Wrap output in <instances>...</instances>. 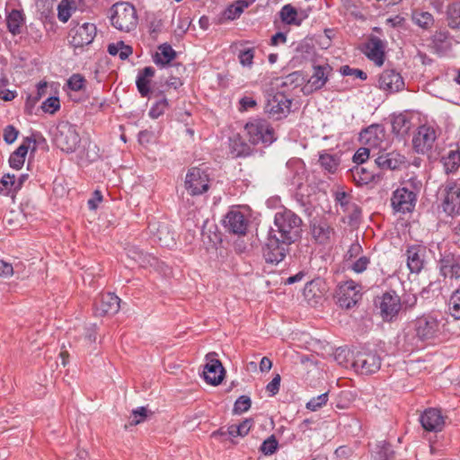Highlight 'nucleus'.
<instances>
[{
    "instance_id": "obj_14",
    "label": "nucleus",
    "mask_w": 460,
    "mask_h": 460,
    "mask_svg": "<svg viewBox=\"0 0 460 460\" xmlns=\"http://www.w3.org/2000/svg\"><path fill=\"white\" fill-rule=\"evenodd\" d=\"M437 139V134L434 128L422 125L419 127L414 135L412 144L415 151L419 154H426L430 151Z\"/></svg>"
},
{
    "instance_id": "obj_58",
    "label": "nucleus",
    "mask_w": 460,
    "mask_h": 460,
    "mask_svg": "<svg viewBox=\"0 0 460 460\" xmlns=\"http://www.w3.org/2000/svg\"><path fill=\"white\" fill-rule=\"evenodd\" d=\"M410 122L406 120V119L403 116H398L396 117L393 121V128L394 131H397L398 133H405L409 129V124Z\"/></svg>"
},
{
    "instance_id": "obj_18",
    "label": "nucleus",
    "mask_w": 460,
    "mask_h": 460,
    "mask_svg": "<svg viewBox=\"0 0 460 460\" xmlns=\"http://www.w3.org/2000/svg\"><path fill=\"white\" fill-rule=\"evenodd\" d=\"M427 248L421 244H412L407 247L405 256L407 267L411 273H420L426 263Z\"/></svg>"
},
{
    "instance_id": "obj_36",
    "label": "nucleus",
    "mask_w": 460,
    "mask_h": 460,
    "mask_svg": "<svg viewBox=\"0 0 460 460\" xmlns=\"http://www.w3.org/2000/svg\"><path fill=\"white\" fill-rule=\"evenodd\" d=\"M447 25L453 30H460V1L454 2L447 9Z\"/></svg>"
},
{
    "instance_id": "obj_25",
    "label": "nucleus",
    "mask_w": 460,
    "mask_h": 460,
    "mask_svg": "<svg viewBox=\"0 0 460 460\" xmlns=\"http://www.w3.org/2000/svg\"><path fill=\"white\" fill-rule=\"evenodd\" d=\"M365 55L376 66H381L385 61V46L377 37H371L364 47Z\"/></svg>"
},
{
    "instance_id": "obj_52",
    "label": "nucleus",
    "mask_w": 460,
    "mask_h": 460,
    "mask_svg": "<svg viewBox=\"0 0 460 460\" xmlns=\"http://www.w3.org/2000/svg\"><path fill=\"white\" fill-rule=\"evenodd\" d=\"M394 452L392 450L389 444L384 442L383 447L375 456L374 460H394Z\"/></svg>"
},
{
    "instance_id": "obj_57",
    "label": "nucleus",
    "mask_w": 460,
    "mask_h": 460,
    "mask_svg": "<svg viewBox=\"0 0 460 460\" xmlns=\"http://www.w3.org/2000/svg\"><path fill=\"white\" fill-rule=\"evenodd\" d=\"M68 87L73 91H80L84 86V79L79 74L73 75L67 81Z\"/></svg>"
},
{
    "instance_id": "obj_40",
    "label": "nucleus",
    "mask_w": 460,
    "mask_h": 460,
    "mask_svg": "<svg viewBox=\"0 0 460 460\" xmlns=\"http://www.w3.org/2000/svg\"><path fill=\"white\" fill-rule=\"evenodd\" d=\"M17 188L14 182V175L5 174L0 180V194L1 195H10L17 192Z\"/></svg>"
},
{
    "instance_id": "obj_15",
    "label": "nucleus",
    "mask_w": 460,
    "mask_h": 460,
    "mask_svg": "<svg viewBox=\"0 0 460 460\" xmlns=\"http://www.w3.org/2000/svg\"><path fill=\"white\" fill-rule=\"evenodd\" d=\"M249 220L238 208L230 209L223 220L225 228L232 234L243 235L246 234Z\"/></svg>"
},
{
    "instance_id": "obj_53",
    "label": "nucleus",
    "mask_w": 460,
    "mask_h": 460,
    "mask_svg": "<svg viewBox=\"0 0 460 460\" xmlns=\"http://www.w3.org/2000/svg\"><path fill=\"white\" fill-rule=\"evenodd\" d=\"M254 58L253 49H246L241 50L238 58L242 66L251 67Z\"/></svg>"
},
{
    "instance_id": "obj_21",
    "label": "nucleus",
    "mask_w": 460,
    "mask_h": 460,
    "mask_svg": "<svg viewBox=\"0 0 460 460\" xmlns=\"http://www.w3.org/2000/svg\"><path fill=\"white\" fill-rule=\"evenodd\" d=\"M332 73V67L329 64L316 65L313 66V74L310 76L305 89L314 92L322 89L329 80Z\"/></svg>"
},
{
    "instance_id": "obj_42",
    "label": "nucleus",
    "mask_w": 460,
    "mask_h": 460,
    "mask_svg": "<svg viewBox=\"0 0 460 460\" xmlns=\"http://www.w3.org/2000/svg\"><path fill=\"white\" fill-rule=\"evenodd\" d=\"M448 309L450 314L456 319L460 320V288L456 290L450 296Z\"/></svg>"
},
{
    "instance_id": "obj_22",
    "label": "nucleus",
    "mask_w": 460,
    "mask_h": 460,
    "mask_svg": "<svg viewBox=\"0 0 460 460\" xmlns=\"http://www.w3.org/2000/svg\"><path fill=\"white\" fill-rule=\"evenodd\" d=\"M311 231L314 239L320 244L331 243L335 235L334 228L324 219H314Z\"/></svg>"
},
{
    "instance_id": "obj_43",
    "label": "nucleus",
    "mask_w": 460,
    "mask_h": 460,
    "mask_svg": "<svg viewBox=\"0 0 460 460\" xmlns=\"http://www.w3.org/2000/svg\"><path fill=\"white\" fill-rule=\"evenodd\" d=\"M376 155L375 150H372L370 147H360L354 154L353 162L356 163L357 165L363 164L368 158L375 157Z\"/></svg>"
},
{
    "instance_id": "obj_50",
    "label": "nucleus",
    "mask_w": 460,
    "mask_h": 460,
    "mask_svg": "<svg viewBox=\"0 0 460 460\" xmlns=\"http://www.w3.org/2000/svg\"><path fill=\"white\" fill-rule=\"evenodd\" d=\"M278 441L274 436H270L261 446V451L265 456L272 455L278 448Z\"/></svg>"
},
{
    "instance_id": "obj_5",
    "label": "nucleus",
    "mask_w": 460,
    "mask_h": 460,
    "mask_svg": "<svg viewBox=\"0 0 460 460\" xmlns=\"http://www.w3.org/2000/svg\"><path fill=\"white\" fill-rule=\"evenodd\" d=\"M249 141L253 145H270L274 142L275 134L270 124L263 119H252L244 127Z\"/></svg>"
},
{
    "instance_id": "obj_51",
    "label": "nucleus",
    "mask_w": 460,
    "mask_h": 460,
    "mask_svg": "<svg viewBox=\"0 0 460 460\" xmlns=\"http://www.w3.org/2000/svg\"><path fill=\"white\" fill-rule=\"evenodd\" d=\"M7 84V79H0V99L5 102L13 101L17 95L15 91H11L6 88Z\"/></svg>"
},
{
    "instance_id": "obj_31",
    "label": "nucleus",
    "mask_w": 460,
    "mask_h": 460,
    "mask_svg": "<svg viewBox=\"0 0 460 460\" xmlns=\"http://www.w3.org/2000/svg\"><path fill=\"white\" fill-rule=\"evenodd\" d=\"M441 162L445 172L448 173L456 172L460 167V151L458 148L449 149L442 157Z\"/></svg>"
},
{
    "instance_id": "obj_20",
    "label": "nucleus",
    "mask_w": 460,
    "mask_h": 460,
    "mask_svg": "<svg viewBox=\"0 0 460 460\" xmlns=\"http://www.w3.org/2000/svg\"><path fill=\"white\" fill-rule=\"evenodd\" d=\"M380 312L385 321H392L402 308L401 298L394 292H386L381 297Z\"/></svg>"
},
{
    "instance_id": "obj_56",
    "label": "nucleus",
    "mask_w": 460,
    "mask_h": 460,
    "mask_svg": "<svg viewBox=\"0 0 460 460\" xmlns=\"http://www.w3.org/2000/svg\"><path fill=\"white\" fill-rule=\"evenodd\" d=\"M147 410L146 407H138L132 411L130 425H137L143 422L146 417Z\"/></svg>"
},
{
    "instance_id": "obj_6",
    "label": "nucleus",
    "mask_w": 460,
    "mask_h": 460,
    "mask_svg": "<svg viewBox=\"0 0 460 460\" xmlns=\"http://www.w3.org/2000/svg\"><path fill=\"white\" fill-rule=\"evenodd\" d=\"M290 244L291 243L279 238L275 232H270L263 247V257L266 262L278 264L282 261L289 252Z\"/></svg>"
},
{
    "instance_id": "obj_60",
    "label": "nucleus",
    "mask_w": 460,
    "mask_h": 460,
    "mask_svg": "<svg viewBox=\"0 0 460 460\" xmlns=\"http://www.w3.org/2000/svg\"><path fill=\"white\" fill-rule=\"evenodd\" d=\"M370 261L367 256H361L351 265L352 270L357 273H362L367 270Z\"/></svg>"
},
{
    "instance_id": "obj_61",
    "label": "nucleus",
    "mask_w": 460,
    "mask_h": 460,
    "mask_svg": "<svg viewBox=\"0 0 460 460\" xmlns=\"http://www.w3.org/2000/svg\"><path fill=\"white\" fill-rule=\"evenodd\" d=\"M280 381H281L280 376L279 374H277L272 378V380L267 385L266 390L270 396H274L279 393V387H280Z\"/></svg>"
},
{
    "instance_id": "obj_62",
    "label": "nucleus",
    "mask_w": 460,
    "mask_h": 460,
    "mask_svg": "<svg viewBox=\"0 0 460 460\" xmlns=\"http://www.w3.org/2000/svg\"><path fill=\"white\" fill-rule=\"evenodd\" d=\"M14 273L13 267L3 260H0V278L10 279Z\"/></svg>"
},
{
    "instance_id": "obj_35",
    "label": "nucleus",
    "mask_w": 460,
    "mask_h": 460,
    "mask_svg": "<svg viewBox=\"0 0 460 460\" xmlns=\"http://www.w3.org/2000/svg\"><path fill=\"white\" fill-rule=\"evenodd\" d=\"M280 19L287 24L300 25L303 17L298 16L297 10L291 4H285L279 12Z\"/></svg>"
},
{
    "instance_id": "obj_37",
    "label": "nucleus",
    "mask_w": 460,
    "mask_h": 460,
    "mask_svg": "<svg viewBox=\"0 0 460 460\" xmlns=\"http://www.w3.org/2000/svg\"><path fill=\"white\" fill-rule=\"evenodd\" d=\"M77 8L75 0H62L58 6V18L63 22H66L71 17L72 11Z\"/></svg>"
},
{
    "instance_id": "obj_46",
    "label": "nucleus",
    "mask_w": 460,
    "mask_h": 460,
    "mask_svg": "<svg viewBox=\"0 0 460 460\" xmlns=\"http://www.w3.org/2000/svg\"><path fill=\"white\" fill-rule=\"evenodd\" d=\"M328 399V393H323L318 396L311 398L306 403V408L312 411H316L327 403Z\"/></svg>"
},
{
    "instance_id": "obj_63",
    "label": "nucleus",
    "mask_w": 460,
    "mask_h": 460,
    "mask_svg": "<svg viewBox=\"0 0 460 460\" xmlns=\"http://www.w3.org/2000/svg\"><path fill=\"white\" fill-rule=\"evenodd\" d=\"M300 79V75L298 73H292V74H289L288 75H287L286 77H284L282 79V83H281V85L282 86H291V85H295V86H297L298 85V83L297 81Z\"/></svg>"
},
{
    "instance_id": "obj_49",
    "label": "nucleus",
    "mask_w": 460,
    "mask_h": 460,
    "mask_svg": "<svg viewBox=\"0 0 460 460\" xmlns=\"http://www.w3.org/2000/svg\"><path fill=\"white\" fill-rule=\"evenodd\" d=\"M252 404V401L249 396L242 395L234 402V412L240 414L247 411Z\"/></svg>"
},
{
    "instance_id": "obj_28",
    "label": "nucleus",
    "mask_w": 460,
    "mask_h": 460,
    "mask_svg": "<svg viewBox=\"0 0 460 460\" xmlns=\"http://www.w3.org/2000/svg\"><path fill=\"white\" fill-rule=\"evenodd\" d=\"M155 75V69L152 66H146L139 71L136 84L137 88L142 97H147L151 93L150 83L151 78Z\"/></svg>"
},
{
    "instance_id": "obj_45",
    "label": "nucleus",
    "mask_w": 460,
    "mask_h": 460,
    "mask_svg": "<svg viewBox=\"0 0 460 460\" xmlns=\"http://www.w3.org/2000/svg\"><path fill=\"white\" fill-rule=\"evenodd\" d=\"M232 153L234 156H248L252 153L251 147L242 140H234L231 145Z\"/></svg>"
},
{
    "instance_id": "obj_64",
    "label": "nucleus",
    "mask_w": 460,
    "mask_h": 460,
    "mask_svg": "<svg viewBox=\"0 0 460 460\" xmlns=\"http://www.w3.org/2000/svg\"><path fill=\"white\" fill-rule=\"evenodd\" d=\"M239 103L240 111H248L249 109L254 108L257 105L256 101L248 96L241 98Z\"/></svg>"
},
{
    "instance_id": "obj_54",
    "label": "nucleus",
    "mask_w": 460,
    "mask_h": 460,
    "mask_svg": "<svg viewBox=\"0 0 460 460\" xmlns=\"http://www.w3.org/2000/svg\"><path fill=\"white\" fill-rule=\"evenodd\" d=\"M341 73L342 75H345V76L351 75V76L359 78L363 81L367 78V75L364 71L358 69V68H352L349 66H342L341 67Z\"/></svg>"
},
{
    "instance_id": "obj_16",
    "label": "nucleus",
    "mask_w": 460,
    "mask_h": 460,
    "mask_svg": "<svg viewBox=\"0 0 460 460\" xmlns=\"http://www.w3.org/2000/svg\"><path fill=\"white\" fill-rule=\"evenodd\" d=\"M216 353H208L206 356L207 363L204 367L203 376L208 384L217 385L225 376V368L219 359L216 358Z\"/></svg>"
},
{
    "instance_id": "obj_32",
    "label": "nucleus",
    "mask_w": 460,
    "mask_h": 460,
    "mask_svg": "<svg viewBox=\"0 0 460 460\" xmlns=\"http://www.w3.org/2000/svg\"><path fill=\"white\" fill-rule=\"evenodd\" d=\"M176 57L175 50L171 45L164 43L158 47V51L154 56V62L162 67L166 66Z\"/></svg>"
},
{
    "instance_id": "obj_8",
    "label": "nucleus",
    "mask_w": 460,
    "mask_h": 460,
    "mask_svg": "<svg viewBox=\"0 0 460 460\" xmlns=\"http://www.w3.org/2000/svg\"><path fill=\"white\" fill-rule=\"evenodd\" d=\"M381 357L376 351H358L353 360L352 367L360 375H372L381 367Z\"/></svg>"
},
{
    "instance_id": "obj_38",
    "label": "nucleus",
    "mask_w": 460,
    "mask_h": 460,
    "mask_svg": "<svg viewBox=\"0 0 460 460\" xmlns=\"http://www.w3.org/2000/svg\"><path fill=\"white\" fill-rule=\"evenodd\" d=\"M28 153V146L25 144L21 145L10 156L9 164L13 169H20L24 164L25 156Z\"/></svg>"
},
{
    "instance_id": "obj_59",
    "label": "nucleus",
    "mask_w": 460,
    "mask_h": 460,
    "mask_svg": "<svg viewBox=\"0 0 460 460\" xmlns=\"http://www.w3.org/2000/svg\"><path fill=\"white\" fill-rule=\"evenodd\" d=\"M18 133V130L13 126L8 125L4 129V140L7 144H13L16 140Z\"/></svg>"
},
{
    "instance_id": "obj_26",
    "label": "nucleus",
    "mask_w": 460,
    "mask_h": 460,
    "mask_svg": "<svg viewBox=\"0 0 460 460\" xmlns=\"http://www.w3.org/2000/svg\"><path fill=\"white\" fill-rule=\"evenodd\" d=\"M440 273L445 278H460V255L447 254L439 261Z\"/></svg>"
},
{
    "instance_id": "obj_2",
    "label": "nucleus",
    "mask_w": 460,
    "mask_h": 460,
    "mask_svg": "<svg viewBox=\"0 0 460 460\" xmlns=\"http://www.w3.org/2000/svg\"><path fill=\"white\" fill-rule=\"evenodd\" d=\"M421 182L416 178H411L397 188L392 195L391 206L395 212H411L416 205L417 196L420 190Z\"/></svg>"
},
{
    "instance_id": "obj_33",
    "label": "nucleus",
    "mask_w": 460,
    "mask_h": 460,
    "mask_svg": "<svg viewBox=\"0 0 460 460\" xmlns=\"http://www.w3.org/2000/svg\"><path fill=\"white\" fill-rule=\"evenodd\" d=\"M351 177L358 185L367 184L374 181L376 173L363 164L356 165L350 170Z\"/></svg>"
},
{
    "instance_id": "obj_55",
    "label": "nucleus",
    "mask_w": 460,
    "mask_h": 460,
    "mask_svg": "<svg viewBox=\"0 0 460 460\" xmlns=\"http://www.w3.org/2000/svg\"><path fill=\"white\" fill-rule=\"evenodd\" d=\"M218 436H221V437H230V438H236V437H240L239 435V430L237 429V425L236 424H233V425H230L226 430H224V429H220L217 431H214L212 433V437L213 438H217Z\"/></svg>"
},
{
    "instance_id": "obj_48",
    "label": "nucleus",
    "mask_w": 460,
    "mask_h": 460,
    "mask_svg": "<svg viewBox=\"0 0 460 460\" xmlns=\"http://www.w3.org/2000/svg\"><path fill=\"white\" fill-rule=\"evenodd\" d=\"M60 108V102L58 97L51 96L49 97L42 102L41 109L44 112L54 114Z\"/></svg>"
},
{
    "instance_id": "obj_23",
    "label": "nucleus",
    "mask_w": 460,
    "mask_h": 460,
    "mask_svg": "<svg viewBox=\"0 0 460 460\" xmlns=\"http://www.w3.org/2000/svg\"><path fill=\"white\" fill-rule=\"evenodd\" d=\"M420 421L422 428L427 431H440L445 424L441 411L435 408H429L420 415Z\"/></svg>"
},
{
    "instance_id": "obj_17",
    "label": "nucleus",
    "mask_w": 460,
    "mask_h": 460,
    "mask_svg": "<svg viewBox=\"0 0 460 460\" xmlns=\"http://www.w3.org/2000/svg\"><path fill=\"white\" fill-rule=\"evenodd\" d=\"M120 298L113 293L100 295L94 301V314L97 316L116 314L120 307Z\"/></svg>"
},
{
    "instance_id": "obj_27",
    "label": "nucleus",
    "mask_w": 460,
    "mask_h": 460,
    "mask_svg": "<svg viewBox=\"0 0 460 460\" xmlns=\"http://www.w3.org/2000/svg\"><path fill=\"white\" fill-rule=\"evenodd\" d=\"M385 137V132L379 126H370L360 133V140L372 150L380 146Z\"/></svg>"
},
{
    "instance_id": "obj_1",
    "label": "nucleus",
    "mask_w": 460,
    "mask_h": 460,
    "mask_svg": "<svg viewBox=\"0 0 460 460\" xmlns=\"http://www.w3.org/2000/svg\"><path fill=\"white\" fill-rule=\"evenodd\" d=\"M445 319L432 314H423L411 322L403 332L406 349L418 347L419 341H433L445 333Z\"/></svg>"
},
{
    "instance_id": "obj_29",
    "label": "nucleus",
    "mask_w": 460,
    "mask_h": 460,
    "mask_svg": "<svg viewBox=\"0 0 460 460\" xmlns=\"http://www.w3.org/2000/svg\"><path fill=\"white\" fill-rule=\"evenodd\" d=\"M24 23L25 17L22 11L13 9L6 16L7 29L13 36L22 32Z\"/></svg>"
},
{
    "instance_id": "obj_34",
    "label": "nucleus",
    "mask_w": 460,
    "mask_h": 460,
    "mask_svg": "<svg viewBox=\"0 0 460 460\" xmlns=\"http://www.w3.org/2000/svg\"><path fill=\"white\" fill-rule=\"evenodd\" d=\"M411 21L423 30L430 29L434 24V17L429 12L414 10L411 13Z\"/></svg>"
},
{
    "instance_id": "obj_41",
    "label": "nucleus",
    "mask_w": 460,
    "mask_h": 460,
    "mask_svg": "<svg viewBox=\"0 0 460 460\" xmlns=\"http://www.w3.org/2000/svg\"><path fill=\"white\" fill-rule=\"evenodd\" d=\"M248 6V4L243 0H238L234 4H231L225 11V17L228 20H234L238 18L243 12L244 8Z\"/></svg>"
},
{
    "instance_id": "obj_11",
    "label": "nucleus",
    "mask_w": 460,
    "mask_h": 460,
    "mask_svg": "<svg viewBox=\"0 0 460 460\" xmlns=\"http://www.w3.org/2000/svg\"><path fill=\"white\" fill-rule=\"evenodd\" d=\"M208 175L203 170L192 167L185 178V189L191 196L201 195L208 190Z\"/></svg>"
},
{
    "instance_id": "obj_9",
    "label": "nucleus",
    "mask_w": 460,
    "mask_h": 460,
    "mask_svg": "<svg viewBox=\"0 0 460 460\" xmlns=\"http://www.w3.org/2000/svg\"><path fill=\"white\" fill-rule=\"evenodd\" d=\"M96 32V26L93 23H77L70 29L69 42L75 49L84 48L93 42Z\"/></svg>"
},
{
    "instance_id": "obj_7",
    "label": "nucleus",
    "mask_w": 460,
    "mask_h": 460,
    "mask_svg": "<svg viewBox=\"0 0 460 460\" xmlns=\"http://www.w3.org/2000/svg\"><path fill=\"white\" fill-rule=\"evenodd\" d=\"M442 197L443 211L448 216L460 214V186L454 181L443 183L438 190Z\"/></svg>"
},
{
    "instance_id": "obj_19",
    "label": "nucleus",
    "mask_w": 460,
    "mask_h": 460,
    "mask_svg": "<svg viewBox=\"0 0 460 460\" xmlns=\"http://www.w3.org/2000/svg\"><path fill=\"white\" fill-rule=\"evenodd\" d=\"M378 87L389 93H397L403 89L404 81L396 70L386 69L378 77Z\"/></svg>"
},
{
    "instance_id": "obj_39",
    "label": "nucleus",
    "mask_w": 460,
    "mask_h": 460,
    "mask_svg": "<svg viewBox=\"0 0 460 460\" xmlns=\"http://www.w3.org/2000/svg\"><path fill=\"white\" fill-rule=\"evenodd\" d=\"M321 166L329 172H335L340 164V158L335 155L322 154L319 157Z\"/></svg>"
},
{
    "instance_id": "obj_30",
    "label": "nucleus",
    "mask_w": 460,
    "mask_h": 460,
    "mask_svg": "<svg viewBox=\"0 0 460 460\" xmlns=\"http://www.w3.org/2000/svg\"><path fill=\"white\" fill-rule=\"evenodd\" d=\"M128 256L144 268L148 266L153 267L157 263L155 257L144 252V251L135 246L128 250Z\"/></svg>"
},
{
    "instance_id": "obj_47",
    "label": "nucleus",
    "mask_w": 460,
    "mask_h": 460,
    "mask_svg": "<svg viewBox=\"0 0 460 460\" xmlns=\"http://www.w3.org/2000/svg\"><path fill=\"white\" fill-rule=\"evenodd\" d=\"M167 108L168 102L166 98H162L151 107L148 114L152 119H157L165 112Z\"/></svg>"
},
{
    "instance_id": "obj_3",
    "label": "nucleus",
    "mask_w": 460,
    "mask_h": 460,
    "mask_svg": "<svg viewBox=\"0 0 460 460\" xmlns=\"http://www.w3.org/2000/svg\"><path fill=\"white\" fill-rule=\"evenodd\" d=\"M274 225L276 229L272 228L270 232H275L283 240L293 243L300 237L302 219L289 209L277 212Z\"/></svg>"
},
{
    "instance_id": "obj_10",
    "label": "nucleus",
    "mask_w": 460,
    "mask_h": 460,
    "mask_svg": "<svg viewBox=\"0 0 460 460\" xmlns=\"http://www.w3.org/2000/svg\"><path fill=\"white\" fill-rule=\"evenodd\" d=\"M338 304L343 308H351L361 298L360 286L353 280L343 282L336 291Z\"/></svg>"
},
{
    "instance_id": "obj_12",
    "label": "nucleus",
    "mask_w": 460,
    "mask_h": 460,
    "mask_svg": "<svg viewBox=\"0 0 460 460\" xmlns=\"http://www.w3.org/2000/svg\"><path fill=\"white\" fill-rule=\"evenodd\" d=\"M292 101L283 93L270 95L265 105V112L275 119L286 117L290 111Z\"/></svg>"
},
{
    "instance_id": "obj_24",
    "label": "nucleus",
    "mask_w": 460,
    "mask_h": 460,
    "mask_svg": "<svg viewBox=\"0 0 460 460\" xmlns=\"http://www.w3.org/2000/svg\"><path fill=\"white\" fill-rule=\"evenodd\" d=\"M376 155L375 164L381 170H396L405 163V157L396 152L378 151Z\"/></svg>"
},
{
    "instance_id": "obj_4",
    "label": "nucleus",
    "mask_w": 460,
    "mask_h": 460,
    "mask_svg": "<svg viewBox=\"0 0 460 460\" xmlns=\"http://www.w3.org/2000/svg\"><path fill=\"white\" fill-rule=\"evenodd\" d=\"M111 25L124 32L133 31L137 25V14L133 4L128 2H119L111 9Z\"/></svg>"
},
{
    "instance_id": "obj_13",
    "label": "nucleus",
    "mask_w": 460,
    "mask_h": 460,
    "mask_svg": "<svg viewBox=\"0 0 460 460\" xmlns=\"http://www.w3.org/2000/svg\"><path fill=\"white\" fill-rule=\"evenodd\" d=\"M57 146L66 153H73L80 143L79 134L72 125H63L56 134Z\"/></svg>"
},
{
    "instance_id": "obj_44",
    "label": "nucleus",
    "mask_w": 460,
    "mask_h": 460,
    "mask_svg": "<svg viewBox=\"0 0 460 460\" xmlns=\"http://www.w3.org/2000/svg\"><path fill=\"white\" fill-rule=\"evenodd\" d=\"M336 204L340 205L343 212H349L353 207L350 196L345 191H336L334 194Z\"/></svg>"
}]
</instances>
